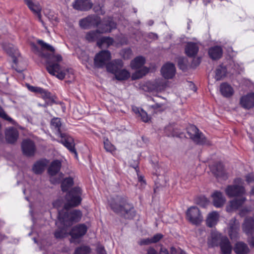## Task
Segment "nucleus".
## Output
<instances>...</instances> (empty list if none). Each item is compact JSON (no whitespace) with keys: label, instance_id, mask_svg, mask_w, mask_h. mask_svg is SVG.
<instances>
[{"label":"nucleus","instance_id":"nucleus-1","mask_svg":"<svg viewBox=\"0 0 254 254\" xmlns=\"http://www.w3.org/2000/svg\"><path fill=\"white\" fill-rule=\"evenodd\" d=\"M81 190L79 187L72 189L66 195V202L64 208L59 212L58 220L56 225L58 229L55 232V237L61 239L67 235V227L71 226L73 222L79 221L82 216V213L78 210H74L69 213L68 209L71 207L78 205L81 201Z\"/></svg>","mask_w":254,"mask_h":254},{"label":"nucleus","instance_id":"nucleus-2","mask_svg":"<svg viewBox=\"0 0 254 254\" xmlns=\"http://www.w3.org/2000/svg\"><path fill=\"white\" fill-rule=\"evenodd\" d=\"M38 43L41 45L43 51L47 50L52 52V54H44L41 53L40 55L47 60L46 68L48 72L56 76L59 79H63L65 76L66 72L68 71L67 69H63L58 63H53V62H61L62 61V57L60 55H54V48L49 44H47L42 40H38Z\"/></svg>","mask_w":254,"mask_h":254},{"label":"nucleus","instance_id":"nucleus-3","mask_svg":"<svg viewBox=\"0 0 254 254\" xmlns=\"http://www.w3.org/2000/svg\"><path fill=\"white\" fill-rule=\"evenodd\" d=\"M110 206L115 212L124 213L127 218H132L135 215L133 208L126 202L125 198L117 197L110 203Z\"/></svg>","mask_w":254,"mask_h":254},{"label":"nucleus","instance_id":"nucleus-4","mask_svg":"<svg viewBox=\"0 0 254 254\" xmlns=\"http://www.w3.org/2000/svg\"><path fill=\"white\" fill-rule=\"evenodd\" d=\"M123 66V61L121 60H116L107 65V69L109 72L114 74L117 80H127L130 77V73L127 69L122 68Z\"/></svg>","mask_w":254,"mask_h":254},{"label":"nucleus","instance_id":"nucleus-5","mask_svg":"<svg viewBox=\"0 0 254 254\" xmlns=\"http://www.w3.org/2000/svg\"><path fill=\"white\" fill-rule=\"evenodd\" d=\"M99 28V30L90 32L86 34V39L89 42H93L96 40H98L100 33L111 32L112 29L116 28V24L112 21L110 18H109L108 20L102 21Z\"/></svg>","mask_w":254,"mask_h":254},{"label":"nucleus","instance_id":"nucleus-6","mask_svg":"<svg viewBox=\"0 0 254 254\" xmlns=\"http://www.w3.org/2000/svg\"><path fill=\"white\" fill-rule=\"evenodd\" d=\"M145 63V59L142 56L136 57L130 63V67L136 71L131 76L133 80L139 79L145 75L149 71L147 67L144 66Z\"/></svg>","mask_w":254,"mask_h":254},{"label":"nucleus","instance_id":"nucleus-7","mask_svg":"<svg viewBox=\"0 0 254 254\" xmlns=\"http://www.w3.org/2000/svg\"><path fill=\"white\" fill-rule=\"evenodd\" d=\"M234 183V185L228 186L225 189V193L229 197L238 196L246 193L245 188L242 186L243 181L242 179H235Z\"/></svg>","mask_w":254,"mask_h":254},{"label":"nucleus","instance_id":"nucleus-8","mask_svg":"<svg viewBox=\"0 0 254 254\" xmlns=\"http://www.w3.org/2000/svg\"><path fill=\"white\" fill-rule=\"evenodd\" d=\"M188 134L190 137L197 144H209L204 135L194 126L190 125L188 128Z\"/></svg>","mask_w":254,"mask_h":254},{"label":"nucleus","instance_id":"nucleus-9","mask_svg":"<svg viewBox=\"0 0 254 254\" xmlns=\"http://www.w3.org/2000/svg\"><path fill=\"white\" fill-rule=\"evenodd\" d=\"M111 59V53L109 51H101L97 53L94 57V66L97 68H102L108 63Z\"/></svg>","mask_w":254,"mask_h":254},{"label":"nucleus","instance_id":"nucleus-10","mask_svg":"<svg viewBox=\"0 0 254 254\" xmlns=\"http://www.w3.org/2000/svg\"><path fill=\"white\" fill-rule=\"evenodd\" d=\"M61 168V162L58 160H56L53 161L49 169L48 172L51 175L50 181L53 184H56L60 182L61 179L63 177V174H59L58 176L60 178L58 179L55 178V176L60 171Z\"/></svg>","mask_w":254,"mask_h":254},{"label":"nucleus","instance_id":"nucleus-11","mask_svg":"<svg viewBox=\"0 0 254 254\" xmlns=\"http://www.w3.org/2000/svg\"><path fill=\"white\" fill-rule=\"evenodd\" d=\"M187 218L189 221L195 225L199 224L203 220L199 210L195 206L188 209L187 211Z\"/></svg>","mask_w":254,"mask_h":254},{"label":"nucleus","instance_id":"nucleus-12","mask_svg":"<svg viewBox=\"0 0 254 254\" xmlns=\"http://www.w3.org/2000/svg\"><path fill=\"white\" fill-rule=\"evenodd\" d=\"M102 24L100 19L96 15L89 16L79 21L81 27L86 29L92 26H99Z\"/></svg>","mask_w":254,"mask_h":254},{"label":"nucleus","instance_id":"nucleus-13","mask_svg":"<svg viewBox=\"0 0 254 254\" xmlns=\"http://www.w3.org/2000/svg\"><path fill=\"white\" fill-rule=\"evenodd\" d=\"M59 136L61 137V142L77 158V153L74 148L75 144L73 138L64 133L61 134Z\"/></svg>","mask_w":254,"mask_h":254},{"label":"nucleus","instance_id":"nucleus-14","mask_svg":"<svg viewBox=\"0 0 254 254\" xmlns=\"http://www.w3.org/2000/svg\"><path fill=\"white\" fill-rule=\"evenodd\" d=\"M161 73L165 79H171L175 75L176 68L175 65L170 63L164 64L161 68Z\"/></svg>","mask_w":254,"mask_h":254},{"label":"nucleus","instance_id":"nucleus-15","mask_svg":"<svg viewBox=\"0 0 254 254\" xmlns=\"http://www.w3.org/2000/svg\"><path fill=\"white\" fill-rule=\"evenodd\" d=\"M24 1L30 10L32 11L34 14L37 15L39 20L43 23L41 20V14L42 7L39 2L35 0H24Z\"/></svg>","mask_w":254,"mask_h":254},{"label":"nucleus","instance_id":"nucleus-16","mask_svg":"<svg viewBox=\"0 0 254 254\" xmlns=\"http://www.w3.org/2000/svg\"><path fill=\"white\" fill-rule=\"evenodd\" d=\"M241 106L246 109L254 107V93H250L242 96L240 100Z\"/></svg>","mask_w":254,"mask_h":254},{"label":"nucleus","instance_id":"nucleus-17","mask_svg":"<svg viewBox=\"0 0 254 254\" xmlns=\"http://www.w3.org/2000/svg\"><path fill=\"white\" fill-rule=\"evenodd\" d=\"M87 231V227L84 224H78L74 227L70 232L72 239L84 236Z\"/></svg>","mask_w":254,"mask_h":254},{"label":"nucleus","instance_id":"nucleus-18","mask_svg":"<svg viewBox=\"0 0 254 254\" xmlns=\"http://www.w3.org/2000/svg\"><path fill=\"white\" fill-rule=\"evenodd\" d=\"M23 153L26 156H32L35 152V146L33 141L29 139L23 140L22 145Z\"/></svg>","mask_w":254,"mask_h":254},{"label":"nucleus","instance_id":"nucleus-19","mask_svg":"<svg viewBox=\"0 0 254 254\" xmlns=\"http://www.w3.org/2000/svg\"><path fill=\"white\" fill-rule=\"evenodd\" d=\"M229 225V235L231 240H235L238 236L239 223L235 218H233L230 221Z\"/></svg>","mask_w":254,"mask_h":254},{"label":"nucleus","instance_id":"nucleus-20","mask_svg":"<svg viewBox=\"0 0 254 254\" xmlns=\"http://www.w3.org/2000/svg\"><path fill=\"white\" fill-rule=\"evenodd\" d=\"M210 169L216 177L222 178L224 179L227 178L228 176L225 173L223 165L221 163L211 165Z\"/></svg>","mask_w":254,"mask_h":254},{"label":"nucleus","instance_id":"nucleus-21","mask_svg":"<svg viewBox=\"0 0 254 254\" xmlns=\"http://www.w3.org/2000/svg\"><path fill=\"white\" fill-rule=\"evenodd\" d=\"M92 5L90 0H76L72 4L74 9L79 10H88Z\"/></svg>","mask_w":254,"mask_h":254},{"label":"nucleus","instance_id":"nucleus-22","mask_svg":"<svg viewBox=\"0 0 254 254\" xmlns=\"http://www.w3.org/2000/svg\"><path fill=\"white\" fill-rule=\"evenodd\" d=\"M246 201V198L245 197H242L240 199H236L231 201L228 205L226 207V210L228 212H231L235 210L238 209Z\"/></svg>","mask_w":254,"mask_h":254},{"label":"nucleus","instance_id":"nucleus-23","mask_svg":"<svg viewBox=\"0 0 254 254\" xmlns=\"http://www.w3.org/2000/svg\"><path fill=\"white\" fill-rule=\"evenodd\" d=\"M212 197L213 198V205L216 207H221L224 205L226 201V199L222 193L218 191H215L212 194Z\"/></svg>","mask_w":254,"mask_h":254},{"label":"nucleus","instance_id":"nucleus-24","mask_svg":"<svg viewBox=\"0 0 254 254\" xmlns=\"http://www.w3.org/2000/svg\"><path fill=\"white\" fill-rule=\"evenodd\" d=\"M224 237H225L222 236L219 232L213 231L208 239V243L212 247L219 246Z\"/></svg>","mask_w":254,"mask_h":254},{"label":"nucleus","instance_id":"nucleus-25","mask_svg":"<svg viewBox=\"0 0 254 254\" xmlns=\"http://www.w3.org/2000/svg\"><path fill=\"white\" fill-rule=\"evenodd\" d=\"M147 254H157L156 251L153 248H150L147 251ZM160 254H169L168 250L165 248H162L160 250ZM170 254H185V252L181 249L171 248Z\"/></svg>","mask_w":254,"mask_h":254},{"label":"nucleus","instance_id":"nucleus-26","mask_svg":"<svg viewBox=\"0 0 254 254\" xmlns=\"http://www.w3.org/2000/svg\"><path fill=\"white\" fill-rule=\"evenodd\" d=\"M198 46L197 43L190 42L187 44L185 52L189 57L195 56L198 51Z\"/></svg>","mask_w":254,"mask_h":254},{"label":"nucleus","instance_id":"nucleus-27","mask_svg":"<svg viewBox=\"0 0 254 254\" xmlns=\"http://www.w3.org/2000/svg\"><path fill=\"white\" fill-rule=\"evenodd\" d=\"M229 73L228 66L226 67V66L220 65L216 68L214 77L216 80H220Z\"/></svg>","mask_w":254,"mask_h":254},{"label":"nucleus","instance_id":"nucleus-28","mask_svg":"<svg viewBox=\"0 0 254 254\" xmlns=\"http://www.w3.org/2000/svg\"><path fill=\"white\" fill-rule=\"evenodd\" d=\"M222 254H231L232 247L228 239L226 237L222 239L220 245Z\"/></svg>","mask_w":254,"mask_h":254},{"label":"nucleus","instance_id":"nucleus-29","mask_svg":"<svg viewBox=\"0 0 254 254\" xmlns=\"http://www.w3.org/2000/svg\"><path fill=\"white\" fill-rule=\"evenodd\" d=\"M18 137V132L16 129L11 127L6 130L5 138L9 143H14L16 141Z\"/></svg>","mask_w":254,"mask_h":254},{"label":"nucleus","instance_id":"nucleus-30","mask_svg":"<svg viewBox=\"0 0 254 254\" xmlns=\"http://www.w3.org/2000/svg\"><path fill=\"white\" fill-rule=\"evenodd\" d=\"M220 91L221 94L225 97H229L234 93L232 87L229 84L224 82L220 86Z\"/></svg>","mask_w":254,"mask_h":254},{"label":"nucleus","instance_id":"nucleus-31","mask_svg":"<svg viewBox=\"0 0 254 254\" xmlns=\"http://www.w3.org/2000/svg\"><path fill=\"white\" fill-rule=\"evenodd\" d=\"M219 217V215L216 211L209 213L206 220V225L209 227L215 226L218 221Z\"/></svg>","mask_w":254,"mask_h":254},{"label":"nucleus","instance_id":"nucleus-32","mask_svg":"<svg viewBox=\"0 0 254 254\" xmlns=\"http://www.w3.org/2000/svg\"><path fill=\"white\" fill-rule=\"evenodd\" d=\"M208 54L212 60H218L222 55V49L219 46H214L209 49Z\"/></svg>","mask_w":254,"mask_h":254},{"label":"nucleus","instance_id":"nucleus-33","mask_svg":"<svg viewBox=\"0 0 254 254\" xmlns=\"http://www.w3.org/2000/svg\"><path fill=\"white\" fill-rule=\"evenodd\" d=\"M48 161L46 159L40 160L35 163L33 167V171L35 173L40 174L45 169Z\"/></svg>","mask_w":254,"mask_h":254},{"label":"nucleus","instance_id":"nucleus-34","mask_svg":"<svg viewBox=\"0 0 254 254\" xmlns=\"http://www.w3.org/2000/svg\"><path fill=\"white\" fill-rule=\"evenodd\" d=\"M234 251L237 254H247L249 252L248 246L243 242H238L234 247Z\"/></svg>","mask_w":254,"mask_h":254},{"label":"nucleus","instance_id":"nucleus-35","mask_svg":"<svg viewBox=\"0 0 254 254\" xmlns=\"http://www.w3.org/2000/svg\"><path fill=\"white\" fill-rule=\"evenodd\" d=\"M113 43L114 40L112 38L108 37H102L98 39L97 44L100 48H104L113 45Z\"/></svg>","mask_w":254,"mask_h":254},{"label":"nucleus","instance_id":"nucleus-36","mask_svg":"<svg viewBox=\"0 0 254 254\" xmlns=\"http://www.w3.org/2000/svg\"><path fill=\"white\" fill-rule=\"evenodd\" d=\"M51 127L56 131V134L57 135H60L61 133V128L62 127V123L61 119L59 118H54L51 122Z\"/></svg>","mask_w":254,"mask_h":254},{"label":"nucleus","instance_id":"nucleus-37","mask_svg":"<svg viewBox=\"0 0 254 254\" xmlns=\"http://www.w3.org/2000/svg\"><path fill=\"white\" fill-rule=\"evenodd\" d=\"M229 72L231 74H234L235 73H240L243 70L244 67L243 65L241 64L235 63L233 61H231L230 65L228 66Z\"/></svg>","mask_w":254,"mask_h":254},{"label":"nucleus","instance_id":"nucleus-38","mask_svg":"<svg viewBox=\"0 0 254 254\" xmlns=\"http://www.w3.org/2000/svg\"><path fill=\"white\" fill-rule=\"evenodd\" d=\"M166 86V82L162 79H158L155 81L154 89L157 91H162Z\"/></svg>","mask_w":254,"mask_h":254},{"label":"nucleus","instance_id":"nucleus-39","mask_svg":"<svg viewBox=\"0 0 254 254\" xmlns=\"http://www.w3.org/2000/svg\"><path fill=\"white\" fill-rule=\"evenodd\" d=\"M73 184L72 178L69 177L64 180L62 183L61 187L63 191H66Z\"/></svg>","mask_w":254,"mask_h":254},{"label":"nucleus","instance_id":"nucleus-40","mask_svg":"<svg viewBox=\"0 0 254 254\" xmlns=\"http://www.w3.org/2000/svg\"><path fill=\"white\" fill-rule=\"evenodd\" d=\"M103 142L104 147L106 151L113 154L116 149L115 146L111 143L108 138H104Z\"/></svg>","mask_w":254,"mask_h":254},{"label":"nucleus","instance_id":"nucleus-41","mask_svg":"<svg viewBox=\"0 0 254 254\" xmlns=\"http://www.w3.org/2000/svg\"><path fill=\"white\" fill-rule=\"evenodd\" d=\"M4 50L10 55H16L17 50L11 44H8L3 46Z\"/></svg>","mask_w":254,"mask_h":254},{"label":"nucleus","instance_id":"nucleus-42","mask_svg":"<svg viewBox=\"0 0 254 254\" xmlns=\"http://www.w3.org/2000/svg\"><path fill=\"white\" fill-rule=\"evenodd\" d=\"M90 252V249L88 246H82L75 250L74 254H88Z\"/></svg>","mask_w":254,"mask_h":254},{"label":"nucleus","instance_id":"nucleus-43","mask_svg":"<svg viewBox=\"0 0 254 254\" xmlns=\"http://www.w3.org/2000/svg\"><path fill=\"white\" fill-rule=\"evenodd\" d=\"M0 118L3 119V120H6L10 123H11L12 124H15V122L12 120V118H11L10 117H9L6 113L4 112L3 109L2 108V107L0 106Z\"/></svg>","mask_w":254,"mask_h":254},{"label":"nucleus","instance_id":"nucleus-44","mask_svg":"<svg viewBox=\"0 0 254 254\" xmlns=\"http://www.w3.org/2000/svg\"><path fill=\"white\" fill-rule=\"evenodd\" d=\"M122 55L125 59H128L131 57L132 52L130 49H124L122 52Z\"/></svg>","mask_w":254,"mask_h":254},{"label":"nucleus","instance_id":"nucleus-45","mask_svg":"<svg viewBox=\"0 0 254 254\" xmlns=\"http://www.w3.org/2000/svg\"><path fill=\"white\" fill-rule=\"evenodd\" d=\"M139 116L142 121L145 123L148 122L150 120V118L148 116L147 113L143 110H141Z\"/></svg>","mask_w":254,"mask_h":254},{"label":"nucleus","instance_id":"nucleus-46","mask_svg":"<svg viewBox=\"0 0 254 254\" xmlns=\"http://www.w3.org/2000/svg\"><path fill=\"white\" fill-rule=\"evenodd\" d=\"M28 87L30 91L33 92H35V93H39V92H43V93L44 92L43 91V88L39 87L28 86Z\"/></svg>","mask_w":254,"mask_h":254},{"label":"nucleus","instance_id":"nucleus-47","mask_svg":"<svg viewBox=\"0 0 254 254\" xmlns=\"http://www.w3.org/2000/svg\"><path fill=\"white\" fill-rule=\"evenodd\" d=\"M163 238V235L157 234L151 238L152 243H155L159 241Z\"/></svg>","mask_w":254,"mask_h":254},{"label":"nucleus","instance_id":"nucleus-48","mask_svg":"<svg viewBox=\"0 0 254 254\" xmlns=\"http://www.w3.org/2000/svg\"><path fill=\"white\" fill-rule=\"evenodd\" d=\"M152 243V240L151 238H147L143 240H142L140 242V245H148L150 244H151Z\"/></svg>","mask_w":254,"mask_h":254},{"label":"nucleus","instance_id":"nucleus-49","mask_svg":"<svg viewBox=\"0 0 254 254\" xmlns=\"http://www.w3.org/2000/svg\"><path fill=\"white\" fill-rule=\"evenodd\" d=\"M43 91L44 92H39V93L44 98H48L50 97V94L46 90L43 89Z\"/></svg>","mask_w":254,"mask_h":254},{"label":"nucleus","instance_id":"nucleus-50","mask_svg":"<svg viewBox=\"0 0 254 254\" xmlns=\"http://www.w3.org/2000/svg\"><path fill=\"white\" fill-rule=\"evenodd\" d=\"M246 181L248 183H251L253 181H254V177L253 175L252 174H249L246 177Z\"/></svg>","mask_w":254,"mask_h":254},{"label":"nucleus","instance_id":"nucleus-51","mask_svg":"<svg viewBox=\"0 0 254 254\" xmlns=\"http://www.w3.org/2000/svg\"><path fill=\"white\" fill-rule=\"evenodd\" d=\"M163 104L160 103H155L154 105H151L149 106L154 109H157L159 108H161Z\"/></svg>","mask_w":254,"mask_h":254},{"label":"nucleus","instance_id":"nucleus-52","mask_svg":"<svg viewBox=\"0 0 254 254\" xmlns=\"http://www.w3.org/2000/svg\"><path fill=\"white\" fill-rule=\"evenodd\" d=\"M94 10L95 12H98L99 13H100V14L103 13L102 12V7L100 5H99L98 6H94Z\"/></svg>","mask_w":254,"mask_h":254},{"label":"nucleus","instance_id":"nucleus-53","mask_svg":"<svg viewBox=\"0 0 254 254\" xmlns=\"http://www.w3.org/2000/svg\"><path fill=\"white\" fill-rule=\"evenodd\" d=\"M141 110V109H139L138 108H137L136 107H132V111L135 114H136V115H138V116H140V115Z\"/></svg>","mask_w":254,"mask_h":254},{"label":"nucleus","instance_id":"nucleus-54","mask_svg":"<svg viewBox=\"0 0 254 254\" xmlns=\"http://www.w3.org/2000/svg\"><path fill=\"white\" fill-rule=\"evenodd\" d=\"M97 252L98 254H106L105 250H104V248L102 247H99L98 248Z\"/></svg>","mask_w":254,"mask_h":254},{"label":"nucleus","instance_id":"nucleus-55","mask_svg":"<svg viewBox=\"0 0 254 254\" xmlns=\"http://www.w3.org/2000/svg\"><path fill=\"white\" fill-rule=\"evenodd\" d=\"M251 210V209H243L241 210L240 212V215L242 216H244L245 215V212H249Z\"/></svg>","mask_w":254,"mask_h":254},{"label":"nucleus","instance_id":"nucleus-56","mask_svg":"<svg viewBox=\"0 0 254 254\" xmlns=\"http://www.w3.org/2000/svg\"><path fill=\"white\" fill-rule=\"evenodd\" d=\"M138 181L142 184H144L145 183V182H144V180L143 179V177L142 176H138Z\"/></svg>","mask_w":254,"mask_h":254},{"label":"nucleus","instance_id":"nucleus-57","mask_svg":"<svg viewBox=\"0 0 254 254\" xmlns=\"http://www.w3.org/2000/svg\"><path fill=\"white\" fill-rule=\"evenodd\" d=\"M60 202V200H58V201H55L53 203L54 206L58 208L59 206Z\"/></svg>","mask_w":254,"mask_h":254},{"label":"nucleus","instance_id":"nucleus-58","mask_svg":"<svg viewBox=\"0 0 254 254\" xmlns=\"http://www.w3.org/2000/svg\"><path fill=\"white\" fill-rule=\"evenodd\" d=\"M250 243L251 245L254 247V236L250 240Z\"/></svg>","mask_w":254,"mask_h":254},{"label":"nucleus","instance_id":"nucleus-59","mask_svg":"<svg viewBox=\"0 0 254 254\" xmlns=\"http://www.w3.org/2000/svg\"><path fill=\"white\" fill-rule=\"evenodd\" d=\"M250 194L251 195H253L254 194V187L252 188L251 192H250Z\"/></svg>","mask_w":254,"mask_h":254},{"label":"nucleus","instance_id":"nucleus-60","mask_svg":"<svg viewBox=\"0 0 254 254\" xmlns=\"http://www.w3.org/2000/svg\"><path fill=\"white\" fill-rule=\"evenodd\" d=\"M151 35L152 36V38L154 39L157 38V35H155V34H151Z\"/></svg>","mask_w":254,"mask_h":254},{"label":"nucleus","instance_id":"nucleus-61","mask_svg":"<svg viewBox=\"0 0 254 254\" xmlns=\"http://www.w3.org/2000/svg\"><path fill=\"white\" fill-rule=\"evenodd\" d=\"M166 135L168 136L174 135V134L173 133H166Z\"/></svg>","mask_w":254,"mask_h":254},{"label":"nucleus","instance_id":"nucleus-62","mask_svg":"<svg viewBox=\"0 0 254 254\" xmlns=\"http://www.w3.org/2000/svg\"><path fill=\"white\" fill-rule=\"evenodd\" d=\"M33 240H34L35 243H37V241H36V240L35 238H34Z\"/></svg>","mask_w":254,"mask_h":254},{"label":"nucleus","instance_id":"nucleus-63","mask_svg":"<svg viewBox=\"0 0 254 254\" xmlns=\"http://www.w3.org/2000/svg\"><path fill=\"white\" fill-rule=\"evenodd\" d=\"M33 48H36V46L34 45H33Z\"/></svg>","mask_w":254,"mask_h":254},{"label":"nucleus","instance_id":"nucleus-64","mask_svg":"<svg viewBox=\"0 0 254 254\" xmlns=\"http://www.w3.org/2000/svg\"><path fill=\"white\" fill-rule=\"evenodd\" d=\"M24 193H25V190H23Z\"/></svg>","mask_w":254,"mask_h":254}]
</instances>
